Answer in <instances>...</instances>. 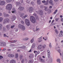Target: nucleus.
I'll list each match as a JSON object with an SVG mask.
<instances>
[{
	"instance_id": "nucleus-1",
	"label": "nucleus",
	"mask_w": 63,
	"mask_h": 63,
	"mask_svg": "<svg viewBox=\"0 0 63 63\" xmlns=\"http://www.w3.org/2000/svg\"><path fill=\"white\" fill-rule=\"evenodd\" d=\"M12 5L11 4H7L6 7V10H8L9 11H10L12 10Z\"/></svg>"
},
{
	"instance_id": "nucleus-2",
	"label": "nucleus",
	"mask_w": 63,
	"mask_h": 63,
	"mask_svg": "<svg viewBox=\"0 0 63 63\" xmlns=\"http://www.w3.org/2000/svg\"><path fill=\"white\" fill-rule=\"evenodd\" d=\"M46 47V45H44L43 46L42 45H40L38 47V49H41L42 48H45Z\"/></svg>"
},
{
	"instance_id": "nucleus-3",
	"label": "nucleus",
	"mask_w": 63,
	"mask_h": 63,
	"mask_svg": "<svg viewBox=\"0 0 63 63\" xmlns=\"http://www.w3.org/2000/svg\"><path fill=\"white\" fill-rule=\"evenodd\" d=\"M30 20L31 22H32L33 23H35L36 22V19L35 18V17L33 16L30 17Z\"/></svg>"
},
{
	"instance_id": "nucleus-4",
	"label": "nucleus",
	"mask_w": 63,
	"mask_h": 63,
	"mask_svg": "<svg viewBox=\"0 0 63 63\" xmlns=\"http://www.w3.org/2000/svg\"><path fill=\"white\" fill-rule=\"evenodd\" d=\"M18 27L19 28L21 29L22 30H24L25 29V28L24 26L23 25H21L20 24H19L18 25Z\"/></svg>"
},
{
	"instance_id": "nucleus-5",
	"label": "nucleus",
	"mask_w": 63,
	"mask_h": 63,
	"mask_svg": "<svg viewBox=\"0 0 63 63\" xmlns=\"http://www.w3.org/2000/svg\"><path fill=\"white\" fill-rule=\"evenodd\" d=\"M9 21H10L9 19H8V18H6L3 21V24H5V23H7L9 22Z\"/></svg>"
},
{
	"instance_id": "nucleus-6",
	"label": "nucleus",
	"mask_w": 63,
	"mask_h": 63,
	"mask_svg": "<svg viewBox=\"0 0 63 63\" xmlns=\"http://www.w3.org/2000/svg\"><path fill=\"white\" fill-rule=\"evenodd\" d=\"M25 22L27 26H29L30 25V22L29 20L27 19H25Z\"/></svg>"
},
{
	"instance_id": "nucleus-7",
	"label": "nucleus",
	"mask_w": 63,
	"mask_h": 63,
	"mask_svg": "<svg viewBox=\"0 0 63 63\" xmlns=\"http://www.w3.org/2000/svg\"><path fill=\"white\" fill-rule=\"evenodd\" d=\"M29 12L31 13L34 11V8L33 7H30L29 8Z\"/></svg>"
},
{
	"instance_id": "nucleus-8",
	"label": "nucleus",
	"mask_w": 63,
	"mask_h": 63,
	"mask_svg": "<svg viewBox=\"0 0 63 63\" xmlns=\"http://www.w3.org/2000/svg\"><path fill=\"white\" fill-rule=\"evenodd\" d=\"M6 45V43L5 42H0V46H2L4 47Z\"/></svg>"
},
{
	"instance_id": "nucleus-9",
	"label": "nucleus",
	"mask_w": 63,
	"mask_h": 63,
	"mask_svg": "<svg viewBox=\"0 0 63 63\" xmlns=\"http://www.w3.org/2000/svg\"><path fill=\"white\" fill-rule=\"evenodd\" d=\"M5 4V0H2L0 1V5L1 6L4 5Z\"/></svg>"
},
{
	"instance_id": "nucleus-10",
	"label": "nucleus",
	"mask_w": 63,
	"mask_h": 63,
	"mask_svg": "<svg viewBox=\"0 0 63 63\" xmlns=\"http://www.w3.org/2000/svg\"><path fill=\"white\" fill-rule=\"evenodd\" d=\"M38 12L39 15H40L41 16L43 15V14H44L43 12L41 10H39Z\"/></svg>"
},
{
	"instance_id": "nucleus-11",
	"label": "nucleus",
	"mask_w": 63,
	"mask_h": 63,
	"mask_svg": "<svg viewBox=\"0 0 63 63\" xmlns=\"http://www.w3.org/2000/svg\"><path fill=\"white\" fill-rule=\"evenodd\" d=\"M23 15H24V14H21V17H22L23 19H24V18H26V17H27V15H26L25 16H23Z\"/></svg>"
},
{
	"instance_id": "nucleus-12",
	"label": "nucleus",
	"mask_w": 63,
	"mask_h": 63,
	"mask_svg": "<svg viewBox=\"0 0 63 63\" xmlns=\"http://www.w3.org/2000/svg\"><path fill=\"white\" fill-rule=\"evenodd\" d=\"M24 7L22 6H20L18 8V10L21 11H22L23 10H24Z\"/></svg>"
},
{
	"instance_id": "nucleus-13",
	"label": "nucleus",
	"mask_w": 63,
	"mask_h": 63,
	"mask_svg": "<svg viewBox=\"0 0 63 63\" xmlns=\"http://www.w3.org/2000/svg\"><path fill=\"white\" fill-rule=\"evenodd\" d=\"M36 53L35 54V57H36L37 56V55H38V54H39V53H40V51H35V50L34 51V53H36Z\"/></svg>"
},
{
	"instance_id": "nucleus-14",
	"label": "nucleus",
	"mask_w": 63,
	"mask_h": 63,
	"mask_svg": "<svg viewBox=\"0 0 63 63\" xmlns=\"http://www.w3.org/2000/svg\"><path fill=\"white\" fill-rule=\"evenodd\" d=\"M49 3L52 6H53L54 5V4L53 2V1L52 0H50L49 1Z\"/></svg>"
},
{
	"instance_id": "nucleus-15",
	"label": "nucleus",
	"mask_w": 63,
	"mask_h": 63,
	"mask_svg": "<svg viewBox=\"0 0 63 63\" xmlns=\"http://www.w3.org/2000/svg\"><path fill=\"white\" fill-rule=\"evenodd\" d=\"M43 38L42 36H41L39 39V40H38V43H40V42H42V38Z\"/></svg>"
},
{
	"instance_id": "nucleus-16",
	"label": "nucleus",
	"mask_w": 63,
	"mask_h": 63,
	"mask_svg": "<svg viewBox=\"0 0 63 63\" xmlns=\"http://www.w3.org/2000/svg\"><path fill=\"white\" fill-rule=\"evenodd\" d=\"M12 13H16V10L15 9V8H13L12 9Z\"/></svg>"
},
{
	"instance_id": "nucleus-17",
	"label": "nucleus",
	"mask_w": 63,
	"mask_h": 63,
	"mask_svg": "<svg viewBox=\"0 0 63 63\" xmlns=\"http://www.w3.org/2000/svg\"><path fill=\"white\" fill-rule=\"evenodd\" d=\"M8 56L9 57H14V55L10 54L8 55Z\"/></svg>"
},
{
	"instance_id": "nucleus-18",
	"label": "nucleus",
	"mask_w": 63,
	"mask_h": 63,
	"mask_svg": "<svg viewBox=\"0 0 63 63\" xmlns=\"http://www.w3.org/2000/svg\"><path fill=\"white\" fill-rule=\"evenodd\" d=\"M47 52L48 53V58L50 57V51H49V50H48L47 51Z\"/></svg>"
},
{
	"instance_id": "nucleus-19",
	"label": "nucleus",
	"mask_w": 63,
	"mask_h": 63,
	"mask_svg": "<svg viewBox=\"0 0 63 63\" xmlns=\"http://www.w3.org/2000/svg\"><path fill=\"white\" fill-rule=\"evenodd\" d=\"M12 19L14 21V20H15L16 18V17L15 16H13L12 17Z\"/></svg>"
},
{
	"instance_id": "nucleus-20",
	"label": "nucleus",
	"mask_w": 63,
	"mask_h": 63,
	"mask_svg": "<svg viewBox=\"0 0 63 63\" xmlns=\"http://www.w3.org/2000/svg\"><path fill=\"white\" fill-rule=\"evenodd\" d=\"M10 63H16V61L13 60H12L10 61Z\"/></svg>"
},
{
	"instance_id": "nucleus-21",
	"label": "nucleus",
	"mask_w": 63,
	"mask_h": 63,
	"mask_svg": "<svg viewBox=\"0 0 63 63\" xmlns=\"http://www.w3.org/2000/svg\"><path fill=\"white\" fill-rule=\"evenodd\" d=\"M16 6H17V5H19V6L20 5H21V3L18 2H16Z\"/></svg>"
},
{
	"instance_id": "nucleus-22",
	"label": "nucleus",
	"mask_w": 63,
	"mask_h": 63,
	"mask_svg": "<svg viewBox=\"0 0 63 63\" xmlns=\"http://www.w3.org/2000/svg\"><path fill=\"white\" fill-rule=\"evenodd\" d=\"M63 36V32L62 33H60L59 35V37H62Z\"/></svg>"
},
{
	"instance_id": "nucleus-23",
	"label": "nucleus",
	"mask_w": 63,
	"mask_h": 63,
	"mask_svg": "<svg viewBox=\"0 0 63 63\" xmlns=\"http://www.w3.org/2000/svg\"><path fill=\"white\" fill-rule=\"evenodd\" d=\"M37 2L38 4L40 5L41 4L40 0H38Z\"/></svg>"
},
{
	"instance_id": "nucleus-24",
	"label": "nucleus",
	"mask_w": 63,
	"mask_h": 63,
	"mask_svg": "<svg viewBox=\"0 0 63 63\" xmlns=\"http://www.w3.org/2000/svg\"><path fill=\"white\" fill-rule=\"evenodd\" d=\"M4 16H9V15L7 14L6 15V13H3Z\"/></svg>"
},
{
	"instance_id": "nucleus-25",
	"label": "nucleus",
	"mask_w": 63,
	"mask_h": 63,
	"mask_svg": "<svg viewBox=\"0 0 63 63\" xmlns=\"http://www.w3.org/2000/svg\"><path fill=\"white\" fill-rule=\"evenodd\" d=\"M35 44L33 43V44L32 46V48H34L35 47Z\"/></svg>"
},
{
	"instance_id": "nucleus-26",
	"label": "nucleus",
	"mask_w": 63,
	"mask_h": 63,
	"mask_svg": "<svg viewBox=\"0 0 63 63\" xmlns=\"http://www.w3.org/2000/svg\"><path fill=\"white\" fill-rule=\"evenodd\" d=\"M45 10L46 11H47V7L44 6Z\"/></svg>"
},
{
	"instance_id": "nucleus-27",
	"label": "nucleus",
	"mask_w": 63,
	"mask_h": 63,
	"mask_svg": "<svg viewBox=\"0 0 63 63\" xmlns=\"http://www.w3.org/2000/svg\"><path fill=\"white\" fill-rule=\"evenodd\" d=\"M12 0H6V1L7 3H10L11 1H12Z\"/></svg>"
},
{
	"instance_id": "nucleus-28",
	"label": "nucleus",
	"mask_w": 63,
	"mask_h": 63,
	"mask_svg": "<svg viewBox=\"0 0 63 63\" xmlns=\"http://www.w3.org/2000/svg\"><path fill=\"white\" fill-rule=\"evenodd\" d=\"M55 31L56 33V34H58L59 33L57 31V30L56 29H55Z\"/></svg>"
},
{
	"instance_id": "nucleus-29",
	"label": "nucleus",
	"mask_w": 63,
	"mask_h": 63,
	"mask_svg": "<svg viewBox=\"0 0 63 63\" xmlns=\"http://www.w3.org/2000/svg\"><path fill=\"white\" fill-rule=\"evenodd\" d=\"M33 62V60H31L29 61V63H32Z\"/></svg>"
},
{
	"instance_id": "nucleus-30",
	"label": "nucleus",
	"mask_w": 63,
	"mask_h": 63,
	"mask_svg": "<svg viewBox=\"0 0 63 63\" xmlns=\"http://www.w3.org/2000/svg\"><path fill=\"white\" fill-rule=\"evenodd\" d=\"M2 29V25L0 24V30H1Z\"/></svg>"
},
{
	"instance_id": "nucleus-31",
	"label": "nucleus",
	"mask_w": 63,
	"mask_h": 63,
	"mask_svg": "<svg viewBox=\"0 0 63 63\" xmlns=\"http://www.w3.org/2000/svg\"><path fill=\"white\" fill-rule=\"evenodd\" d=\"M3 18L0 17V22H2L3 21Z\"/></svg>"
},
{
	"instance_id": "nucleus-32",
	"label": "nucleus",
	"mask_w": 63,
	"mask_h": 63,
	"mask_svg": "<svg viewBox=\"0 0 63 63\" xmlns=\"http://www.w3.org/2000/svg\"><path fill=\"white\" fill-rule=\"evenodd\" d=\"M31 5H32L33 6H34V5H35V4H34V2H31V3H30Z\"/></svg>"
},
{
	"instance_id": "nucleus-33",
	"label": "nucleus",
	"mask_w": 63,
	"mask_h": 63,
	"mask_svg": "<svg viewBox=\"0 0 63 63\" xmlns=\"http://www.w3.org/2000/svg\"><path fill=\"white\" fill-rule=\"evenodd\" d=\"M17 41L16 40H13L12 41L10 42L11 43H16Z\"/></svg>"
},
{
	"instance_id": "nucleus-34",
	"label": "nucleus",
	"mask_w": 63,
	"mask_h": 63,
	"mask_svg": "<svg viewBox=\"0 0 63 63\" xmlns=\"http://www.w3.org/2000/svg\"><path fill=\"white\" fill-rule=\"evenodd\" d=\"M57 62H59V63H60V61H61L60 59H57Z\"/></svg>"
},
{
	"instance_id": "nucleus-35",
	"label": "nucleus",
	"mask_w": 63,
	"mask_h": 63,
	"mask_svg": "<svg viewBox=\"0 0 63 63\" xmlns=\"http://www.w3.org/2000/svg\"><path fill=\"white\" fill-rule=\"evenodd\" d=\"M23 40H28V38H23Z\"/></svg>"
},
{
	"instance_id": "nucleus-36",
	"label": "nucleus",
	"mask_w": 63,
	"mask_h": 63,
	"mask_svg": "<svg viewBox=\"0 0 63 63\" xmlns=\"http://www.w3.org/2000/svg\"><path fill=\"white\" fill-rule=\"evenodd\" d=\"M33 16H35V17H37V14L36 13H34V14H33Z\"/></svg>"
},
{
	"instance_id": "nucleus-37",
	"label": "nucleus",
	"mask_w": 63,
	"mask_h": 63,
	"mask_svg": "<svg viewBox=\"0 0 63 63\" xmlns=\"http://www.w3.org/2000/svg\"><path fill=\"white\" fill-rule=\"evenodd\" d=\"M22 58H23V56L22 55H20V59L21 60Z\"/></svg>"
},
{
	"instance_id": "nucleus-38",
	"label": "nucleus",
	"mask_w": 63,
	"mask_h": 63,
	"mask_svg": "<svg viewBox=\"0 0 63 63\" xmlns=\"http://www.w3.org/2000/svg\"><path fill=\"white\" fill-rule=\"evenodd\" d=\"M57 10H56L54 12V14H56V13H57Z\"/></svg>"
},
{
	"instance_id": "nucleus-39",
	"label": "nucleus",
	"mask_w": 63,
	"mask_h": 63,
	"mask_svg": "<svg viewBox=\"0 0 63 63\" xmlns=\"http://www.w3.org/2000/svg\"><path fill=\"white\" fill-rule=\"evenodd\" d=\"M40 60L41 61V62H44V60L42 59V58H41Z\"/></svg>"
},
{
	"instance_id": "nucleus-40",
	"label": "nucleus",
	"mask_w": 63,
	"mask_h": 63,
	"mask_svg": "<svg viewBox=\"0 0 63 63\" xmlns=\"http://www.w3.org/2000/svg\"><path fill=\"white\" fill-rule=\"evenodd\" d=\"M30 2V1H29V0H27L26 1V3H28V4H29V3Z\"/></svg>"
},
{
	"instance_id": "nucleus-41",
	"label": "nucleus",
	"mask_w": 63,
	"mask_h": 63,
	"mask_svg": "<svg viewBox=\"0 0 63 63\" xmlns=\"http://www.w3.org/2000/svg\"><path fill=\"white\" fill-rule=\"evenodd\" d=\"M18 54H16V55L15 56V58H17V57H18Z\"/></svg>"
},
{
	"instance_id": "nucleus-42",
	"label": "nucleus",
	"mask_w": 63,
	"mask_h": 63,
	"mask_svg": "<svg viewBox=\"0 0 63 63\" xmlns=\"http://www.w3.org/2000/svg\"><path fill=\"white\" fill-rule=\"evenodd\" d=\"M58 51L59 52V53H60V55H61V53H60V49L59 50H58Z\"/></svg>"
},
{
	"instance_id": "nucleus-43",
	"label": "nucleus",
	"mask_w": 63,
	"mask_h": 63,
	"mask_svg": "<svg viewBox=\"0 0 63 63\" xmlns=\"http://www.w3.org/2000/svg\"><path fill=\"white\" fill-rule=\"evenodd\" d=\"M48 2H46V3H44V5H48Z\"/></svg>"
},
{
	"instance_id": "nucleus-44",
	"label": "nucleus",
	"mask_w": 63,
	"mask_h": 63,
	"mask_svg": "<svg viewBox=\"0 0 63 63\" xmlns=\"http://www.w3.org/2000/svg\"><path fill=\"white\" fill-rule=\"evenodd\" d=\"M42 2L43 3H46V1L45 0H44L43 1H42Z\"/></svg>"
},
{
	"instance_id": "nucleus-45",
	"label": "nucleus",
	"mask_w": 63,
	"mask_h": 63,
	"mask_svg": "<svg viewBox=\"0 0 63 63\" xmlns=\"http://www.w3.org/2000/svg\"><path fill=\"white\" fill-rule=\"evenodd\" d=\"M34 41V39H32L31 40V42L32 43Z\"/></svg>"
},
{
	"instance_id": "nucleus-46",
	"label": "nucleus",
	"mask_w": 63,
	"mask_h": 63,
	"mask_svg": "<svg viewBox=\"0 0 63 63\" xmlns=\"http://www.w3.org/2000/svg\"><path fill=\"white\" fill-rule=\"evenodd\" d=\"M3 29L4 31H6V28L4 27H3Z\"/></svg>"
},
{
	"instance_id": "nucleus-47",
	"label": "nucleus",
	"mask_w": 63,
	"mask_h": 63,
	"mask_svg": "<svg viewBox=\"0 0 63 63\" xmlns=\"http://www.w3.org/2000/svg\"><path fill=\"white\" fill-rule=\"evenodd\" d=\"M3 58V57H2V56H0V60L1 59H2Z\"/></svg>"
},
{
	"instance_id": "nucleus-48",
	"label": "nucleus",
	"mask_w": 63,
	"mask_h": 63,
	"mask_svg": "<svg viewBox=\"0 0 63 63\" xmlns=\"http://www.w3.org/2000/svg\"><path fill=\"white\" fill-rule=\"evenodd\" d=\"M21 23L22 24H24V22L22 20L21 21Z\"/></svg>"
},
{
	"instance_id": "nucleus-49",
	"label": "nucleus",
	"mask_w": 63,
	"mask_h": 63,
	"mask_svg": "<svg viewBox=\"0 0 63 63\" xmlns=\"http://www.w3.org/2000/svg\"><path fill=\"white\" fill-rule=\"evenodd\" d=\"M4 36L5 37H8L7 35H6L5 34H4Z\"/></svg>"
},
{
	"instance_id": "nucleus-50",
	"label": "nucleus",
	"mask_w": 63,
	"mask_h": 63,
	"mask_svg": "<svg viewBox=\"0 0 63 63\" xmlns=\"http://www.w3.org/2000/svg\"><path fill=\"white\" fill-rule=\"evenodd\" d=\"M26 47L25 46H24L23 47H20V48H25Z\"/></svg>"
},
{
	"instance_id": "nucleus-51",
	"label": "nucleus",
	"mask_w": 63,
	"mask_h": 63,
	"mask_svg": "<svg viewBox=\"0 0 63 63\" xmlns=\"http://www.w3.org/2000/svg\"><path fill=\"white\" fill-rule=\"evenodd\" d=\"M59 19V18H56V21H58V20Z\"/></svg>"
},
{
	"instance_id": "nucleus-52",
	"label": "nucleus",
	"mask_w": 63,
	"mask_h": 63,
	"mask_svg": "<svg viewBox=\"0 0 63 63\" xmlns=\"http://www.w3.org/2000/svg\"><path fill=\"white\" fill-rule=\"evenodd\" d=\"M23 0H21V3H23Z\"/></svg>"
},
{
	"instance_id": "nucleus-53",
	"label": "nucleus",
	"mask_w": 63,
	"mask_h": 63,
	"mask_svg": "<svg viewBox=\"0 0 63 63\" xmlns=\"http://www.w3.org/2000/svg\"><path fill=\"white\" fill-rule=\"evenodd\" d=\"M14 26H15V25H13V26H12L11 27V28H13Z\"/></svg>"
},
{
	"instance_id": "nucleus-54",
	"label": "nucleus",
	"mask_w": 63,
	"mask_h": 63,
	"mask_svg": "<svg viewBox=\"0 0 63 63\" xmlns=\"http://www.w3.org/2000/svg\"><path fill=\"white\" fill-rule=\"evenodd\" d=\"M49 47H51V43H50L49 44Z\"/></svg>"
},
{
	"instance_id": "nucleus-55",
	"label": "nucleus",
	"mask_w": 63,
	"mask_h": 63,
	"mask_svg": "<svg viewBox=\"0 0 63 63\" xmlns=\"http://www.w3.org/2000/svg\"><path fill=\"white\" fill-rule=\"evenodd\" d=\"M52 6H50L49 7V8L50 9H51L52 8Z\"/></svg>"
},
{
	"instance_id": "nucleus-56",
	"label": "nucleus",
	"mask_w": 63,
	"mask_h": 63,
	"mask_svg": "<svg viewBox=\"0 0 63 63\" xmlns=\"http://www.w3.org/2000/svg\"><path fill=\"white\" fill-rule=\"evenodd\" d=\"M6 50V49L4 48L2 50H3V51H4L5 50Z\"/></svg>"
},
{
	"instance_id": "nucleus-57",
	"label": "nucleus",
	"mask_w": 63,
	"mask_h": 63,
	"mask_svg": "<svg viewBox=\"0 0 63 63\" xmlns=\"http://www.w3.org/2000/svg\"><path fill=\"white\" fill-rule=\"evenodd\" d=\"M24 62V60H23L22 61H21V62L22 63H23V62Z\"/></svg>"
},
{
	"instance_id": "nucleus-58",
	"label": "nucleus",
	"mask_w": 63,
	"mask_h": 63,
	"mask_svg": "<svg viewBox=\"0 0 63 63\" xmlns=\"http://www.w3.org/2000/svg\"><path fill=\"white\" fill-rule=\"evenodd\" d=\"M40 29H36V31H38V30H39Z\"/></svg>"
},
{
	"instance_id": "nucleus-59",
	"label": "nucleus",
	"mask_w": 63,
	"mask_h": 63,
	"mask_svg": "<svg viewBox=\"0 0 63 63\" xmlns=\"http://www.w3.org/2000/svg\"><path fill=\"white\" fill-rule=\"evenodd\" d=\"M6 27H7V28L9 27V25H7L6 26Z\"/></svg>"
},
{
	"instance_id": "nucleus-60",
	"label": "nucleus",
	"mask_w": 63,
	"mask_h": 63,
	"mask_svg": "<svg viewBox=\"0 0 63 63\" xmlns=\"http://www.w3.org/2000/svg\"><path fill=\"white\" fill-rule=\"evenodd\" d=\"M61 20L62 21H63V18L61 19Z\"/></svg>"
},
{
	"instance_id": "nucleus-61",
	"label": "nucleus",
	"mask_w": 63,
	"mask_h": 63,
	"mask_svg": "<svg viewBox=\"0 0 63 63\" xmlns=\"http://www.w3.org/2000/svg\"><path fill=\"white\" fill-rule=\"evenodd\" d=\"M2 15V13H0V16H1Z\"/></svg>"
},
{
	"instance_id": "nucleus-62",
	"label": "nucleus",
	"mask_w": 63,
	"mask_h": 63,
	"mask_svg": "<svg viewBox=\"0 0 63 63\" xmlns=\"http://www.w3.org/2000/svg\"><path fill=\"white\" fill-rule=\"evenodd\" d=\"M54 1L55 2H57V1H58V0H54Z\"/></svg>"
},
{
	"instance_id": "nucleus-63",
	"label": "nucleus",
	"mask_w": 63,
	"mask_h": 63,
	"mask_svg": "<svg viewBox=\"0 0 63 63\" xmlns=\"http://www.w3.org/2000/svg\"><path fill=\"white\" fill-rule=\"evenodd\" d=\"M62 15H60V17H61H61H62Z\"/></svg>"
},
{
	"instance_id": "nucleus-64",
	"label": "nucleus",
	"mask_w": 63,
	"mask_h": 63,
	"mask_svg": "<svg viewBox=\"0 0 63 63\" xmlns=\"http://www.w3.org/2000/svg\"><path fill=\"white\" fill-rule=\"evenodd\" d=\"M32 50L31 49L30 51H29V52H31Z\"/></svg>"
}]
</instances>
